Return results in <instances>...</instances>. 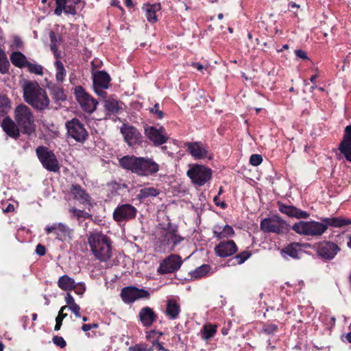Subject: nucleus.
<instances>
[{
  "label": "nucleus",
  "instance_id": "58836bf2",
  "mask_svg": "<svg viewBox=\"0 0 351 351\" xmlns=\"http://www.w3.org/2000/svg\"><path fill=\"white\" fill-rule=\"evenodd\" d=\"M51 92L56 101H65L66 99L64 89L60 86L53 85L51 87Z\"/></svg>",
  "mask_w": 351,
  "mask_h": 351
},
{
  "label": "nucleus",
  "instance_id": "4d7b16f0",
  "mask_svg": "<svg viewBox=\"0 0 351 351\" xmlns=\"http://www.w3.org/2000/svg\"><path fill=\"white\" fill-rule=\"evenodd\" d=\"M295 53L297 57L301 58V59H303V60H308V57L306 54V53L303 51V50H301V49H297L295 51Z\"/></svg>",
  "mask_w": 351,
  "mask_h": 351
},
{
  "label": "nucleus",
  "instance_id": "cd10ccee",
  "mask_svg": "<svg viewBox=\"0 0 351 351\" xmlns=\"http://www.w3.org/2000/svg\"><path fill=\"white\" fill-rule=\"evenodd\" d=\"M160 9L161 6L160 3L144 4L143 6V10L145 12L147 20L152 23H154L158 21L156 12L160 11Z\"/></svg>",
  "mask_w": 351,
  "mask_h": 351
},
{
  "label": "nucleus",
  "instance_id": "3c124183",
  "mask_svg": "<svg viewBox=\"0 0 351 351\" xmlns=\"http://www.w3.org/2000/svg\"><path fill=\"white\" fill-rule=\"evenodd\" d=\"M53 342L57 346L63 348L66 346V343L63 337L59 336H54L53 337Z\"/></svg>",
  "mask_w": 351,
  "mask_h": 351
},
{
  "label": "nucleus",
  "instance_id": "a878e982",
  "mask_svg": "<svg viewBox=\"0 0 351 351\" xmlns=\"http://www.w3.org/2000/svg\"><path fill=\"white\" fill-rule=\"evenodd\" d=\"M138 317L144 326L149 327L156 320L157 315L152 308L145 306L140 311Z\"/></svg>",
  "mask_w": 351,
  "mask_h": 351
},
{
  "label": "nucleus",
  "instance_id": "bb28decb",
  "mask_svg": "<svg viewBox=\"0 0 351 351\" xmlns=\"http://www.w3.org/2000/svg\"><path fill=\"white\" fill-rule=\"evenodd\" d=\"M165 313L170 319H176L180 313V303L176 299L167 300Z\"/></svg>",
  "mask_w": 351,
  "mask_h": 351
},
{
  "label": "nucleus",
  "instance_id": "052dcab7",
  "mask_svg": "<svg viewBox=\"0 0 351 351\" xmlns=\"http://www.w3.org/2000/svg\"><path fill=\"white\" fill-rule=\"evenodd\" d=\"M51 50L53 51L54 56L56 58H60L61 57V53L58 51L57 45L51 44Z\"/></svg>",
  "mask_w": 351,
  "mask_h": 351
},
{
  "label": "nucleus",
  "instance_id": "9b49d317",
  "mask_svg": "<svg viewBox=\"0 0 351 351\" xmlns=\"http://www.w3.org/2000/svg\"><path fill=\"white\" fill-rule=\"evenodd\" d=\"M74 93L77 102L84 111L91 114L96 110L97 101L88 95L81 86H76Z\"/></svg>",
  "mask_w": 351,
  "mask_h": 351
},
{
  "label": "nucleus",
  "instance_id": "8fccbe9b",
  "mask_svg": "<svg viewBox=\"0 0 351 351\" xmlns=\"http://www.w3.org/2000/svg\"><path fill=\"white\" fill-rule=\"evenodd\" d=\"M263 161V158L259 154H252L250 158V162L253 166L259 165Z\"/></svg>",
  "mask_w": 351,
  "mask_h": 351
},
{
  "label": "nucleus",
  "instance_id": "e433bc0d",
  "mask_svg": "<svg viewBox=\"0 0 351 351\" xmlns=\"http://www.w3.org/2000/svg\"><path fill=\"white\" fill-rule=\"evenodd\" d=\"M159 194V189L154 187H147L141 189L137 197L138 199H144L149 197H156Z\"/></svg>",
  "mask_w": 351,
  "mask_h": 351
},
{
  "label": "nucleus",
  "instance_id": "0eeeda50",
  "mask_svg": "<svg viewBox=\"0 0 351 351\" xmlns=\"http://www.w3.org/2000/svg\"><path fill=\"white\" fill-rule=\"evenodd\" d=\"M186 175L194 184L202 186L211 179L212 171L204 165L196 164L190 167Z\"/></svg>",
  "mask_w": 351,
  "mask_h": 351
},
{
  "label": "nucleus",
  "instance_id": "4468645a",
  "mask_svg": "<svg viewBox=\"0 0 351 351\" xmlns=\"http://www.w3.org/2000/svg\"><path fill=\"white\" fill-rule=\"evenodd\" d=\"M121 297L125 304H131L138 299H149L150 294L145 289L131 286L122 289Z\"/></svg>",
  "mask_w": 351,
  "mask_h": 351
},
{
  "label": "nucleus",
  "instance_id": "20e7f679",
  "mask_svg": "<svg viewBox=\"0 0 351 351\" xmlns=\"http://www.w3.org/2000/svg\"><path fill=\"white\" fill-rule=\"evenodd\" d=\"M88 243L95 257L100 261L106 262L112 256V243L110 239L101 231H93L88 235Z\"/></svg>",
  "mask_w": 351,
  "mask_h": 351
},
{
  "label": "nucleus",
  "instance_id": "774afa93",
  "mask_svg": "<svg viewBox=\"0 0 351 351\" xmlns=\"http://www.w3.org/2000/svg\"><path fill=\"white\" fill-rule=\"evenodd\" d=\"M345 338L350 343H351V332L347 333Z\"/></svg>",
  "mask_w": 351,
  "mask_h": 351
},
{
  "label": "nucleus",
  "instance_id": "f8f14e48",
  "mask_svg": "<svg viewBox=\"0 0 351 351\" xmlns=\"http://www.w3.org/2000/svg\"><path fill=\"white\" fill-rule=\"evenodd\" d=\"M260 227L265 232L281 234L287 230L286 222L278 215L263 219Z\"/></svg>",
  "mask_w": 351,
  "mask_h": 351
},
{
  "label": "nucleus",
  "instance_id": "e2e57ef3",
  "mask_svg": "<svg viewBox=\"0 0 351 351\" xmlns=\"http://www.w3.org/2000/svg\"><path fill=\"white\" fill-rule=\"evenodd\" d=\"M153 346L158 350L167 351L162 346V344L158 341H155L153 343Z\"/></svg>",
  "mask_w": 351,
  "mask_h": 351
},
{
  "label": "nucleus",
  "instance_id": "423d86ee",
  "mask_svg": "<svg viewBox=\"0 0 351 351\" xmlns=\"http://www.w3.org/2000/svg\"><path fill=\"white\" fill-rule=\"evenodd\" d=\"M183 240L184 237L178 233L177 226L169 224L162 235L158 238L156 248L160 252H171Z\"/></svg>",
  "mask_w": 351,
  "mask_h": 351
},
{
  "label": "nucleus",
  "instance_id": "603ef678",
  "mask_svg": "<svg viewBox=\"0 0 351 351\" xmlns=\"http://www.w3.org/2000/svg\"><path fill=\"white\" fill-rule=\"evenodd\" d=\"M66 317V315H58L56 318V326L54 328L55 330H59L61 328L62 320Z\"/></svg>",
  "mask_w": 351,
  "mask_h": 351
},
{
  "label": "nucleus",
  "instance_id": "680f3d73",
  "mask_svg": "<svg viewBox=\"0 0 351 351\" xmlns=\"http://www.w3.org/2000/svg\"><path fill=\"white\" fill-rule=\"evenodd\" d=\"M51 44H56L60 40V38H58L56 34L53 32H51L49 34Z\"/></svg>",
  "mask_w": 351,
  "mask_h": 351
},
{
  "label": "nucleus",
  "instance_id": "6e6d98bb",
  "mask_svg": "<svg viewBox=\"0 0 351 351\" xmlns=\"http://www.w3.org/2000/svg\"><path fill=\"white\" fill-rule=\"evenodd\" d=\"M213 202H215L216 206H219L221 208L224 209L227 208L226 203L224 201L220 200L218 196H215L213 198Z\"/></svg>",
  "mask_w": 351,
  "mask_h": 351
},
{
  "label": "nucleus",
  "instance_id": "f03ea898",
  "mask_svg": "<svg viewBox=\"0 0 351 351\" xmlns=\"http://www.w3.org/2000/svg\"><path fill=\"white\" fill-rule=\"evenodd\" d=\"M120 165L140 176H149L159 171V165L148 157L125 156L119 160Z\"/></svg>",
  "mask_w": 351,
  "mask_h": 351
},
{
  "label": "nucleus",
  "instance_id": "864d4df0",
  "mask_svg": "<svg viewBox=\"0 0 351 351\" xmlns=\"http://www.w3.org/2000/svg\"><path fill=\"white\" fill-rule=\"evenodd\" d=\"M69 309L77 317H80V307L78 304H73L72 306H69Z\"/></svg>",
  "mask_w": 351,
  "mask_h": 351
},
{
  "label": "nucleus",
  "instance_id": "39448f33",
  "mask_svg": "<svg viewBox=\"0 0 351 351\" xmlns=\"http://www.w3.org/2000/svg\"><path fill=\"white\" fill-rule=\"evenodd\" d=\"M14 121L21 132L27 136L35 132V119L32 110L25 104L18 105L14 110Z\"/></svg>",
  "mask_w": 351,
  "mask_h": 351
},
{
  "label": "nucleus",
  "instance_id": "79ce46f5",
  "mask_svg": "<svg viewBox=\"0 0 351 351\" xmlns=\"http://www.w3.org/2000/svg\"><path fill=\"white\" fill-rule=\"evenodd\" d=\"M210 267L208 265H202L194 271H191V275L195 278H201L209 273Z\"/></svg>",
  "mask_w": 351,
  "mask_h": 351
},
{
  "label": "nucleus",
  "instance_id": "473e14b6",
  "mask_svg": "<svg viewBox=\"0 0 351 351\" xmlns=\"http://www.w3.org/2000/svg\"><path fill=\"white\" fill-rule=\"evenodd\" d=\"M217 326L215 324H207L204 325L200 334L202 339L205 341L212 339L217 332Z\"/></svg>",
  "mask_w": 351,
  "mask_h": 351
},
{
  "label": "nucleus",
  "instance_id": "69168bd1",
  "mask_svg": "<svg viewBox=\"0 0 351 351\" xmlns=\"http://www.w3.org/2000/svg\"><path fill=\"white\" fill-rule=\"evenodd\" d=\"M66 309H69V307L67 306V305H65L62 307H61V308L60 309L59 312H58V315H67V314L66 313H64V311L66 310Z\"/></svg>",
  "mask_w": 351,
  "mask_h": 351
},
{
  "label": "nucleus",
  "instance_id": "393cba45",
  "mask_svg": "<svg viewBox=\"0 0 351 351\" xmlns=\"http://www.w3.org/2000/svg\"><path fill=\"white\" fill-rule=\"evenodd\" d=\"M3 131L10 137L16 138L20 134V128L18 124L10 117L5 118L1 122Z\"/></svg>",
  "mask_w": 351,
  "mask_h": 351
},
{
  "label": "nucleus",
  "instance_id": "72a5a7b5",
  "mask_svg": "<svg viewBox=\"0 0 351 351\" xmlns=\"http://www.w3.org/2000/svg\"><path fill=\"white\" fill-rule=\"evenodd\" d=\"M104 109L106 114H117L119 113L121 107L119 102L113 99H108L104 101Z\"/></svg>",
  "mask_w": 351,
  "mask_h": 351
},
{
  "label": "nucleus",
  "instance_id": "aec40b11",
  "mask_svg": "<svg viewBox=\"0 0 351 351\" xmlns=\"http://www.w3.org/2000/svg\"><path fill=\"white\" fill-rule=\"evenodd\" d=\"M121 132L130 146L141 143V134L136 128L124 124L121 128Z\"/></svg>",
  "mask_w": 351,
  "mask_h": 351
},
{
  "label": "nucleus",
  "instance_id": "49530a36",
  "mask_svg": "<svg viewBox=\"0 0 351 351\" xmlns=\"http://www.w3.org/2000/svg\"><path fill=\"white\" fill-rule=\"evenodd\" d=\"M129 351H152L146 344L138 343L129 348Z\"/></svg>",
  "mask_w": 351,
  "mask_h": 351
},
{
  "label": "nucleus",
  "instance_id": "a211bd4d",
  "mask_svg": "<svg viewBox=\"0 0 351 351\" xmlns=\"http://www.w3.org/2000/svg\"><path fill=\"white\" fill-rule=\"evenodd\" d=\"M81 0H56V8L54 14L60 16L64 12L65 14L75 15L77 14L76 5Z\"/></svg>",
  "mask_w": 351,
  "mask_h": 351
},
{
  "label": "nucleus",
  "instance_id": "1a4fd4ad",
  "mask_svg": "<svg viewBox=\"0 0 351 351\" xmlns=\"http://www.w3.org/2000/svg\"><path fill=\"white\" fill-rule=\"evenodd\" d=\"M36 152L40 162L47 170L53 172L59 171L58 161L52 151L46 147L40 146L37 147Z\"/></svg>",
  "mask_w": 351,
  "mask_h": 351
},
{
  "label": "nucleus",
  "instance_id": "13d9d810",
  "mask_svg": "<svg viewBox=\"0 0 351 351\" xmlns=\"http://www.w3.org/2000/svg\"><path fill=\"white\" fill-rule=\"evenodd\" d=\"M99 325L97 324H84L82 326V329L84 332H88V330L94 328H97Z\"/></svg>",
  "mask_w": 351,
  "mask_h": 351
},
{
  "label": "nucleus",
  "instance_id": "7c9ffc66",
  "mask_svg": "<svg viewBox=\"0 0 351 351\" xmlns=\"http://www.w3.org/2000/svg\"><path fill=\"white\" fill-rule=\"evenodd\" d=\"M300 245L298 243H293L282 250L281 254L284 258L291 257L298 258Z\"/></svg>",
  "mask_w": 351,
  "mask_h": 351
},
{
  "label": "nucleus",
  "instance_id": "c9c22d12",
  "mask_svg": "<svg viewBox=\"0 0 351 351\" xmlns=\"http://www.w3.org/2000/svg\"><path fill=\"white\" fill-rule=\"evenodd\" d=\"M252 254L250 251L245 250L237 255L234 256L233 258L228 260V263L230 265H241L245 261H247L250 256Z\"/></svg>",
  "mask_w": 351,
  "mask_h": 351
},
{
  "label": "nucleus",
  "instance_id": "a18cd8bd",
  "mask_svg": "<svg viewBox=\"0 0 351 351\" xmlns=\"http://www.w3.org/2000/svg\"><path fill=\"white\" fill-rule=\"evenodd\" d=\"M278 328V327L276 324H265L263 325L261 329V332L269 335L275 333L277 331Z\"/></svg>",
  "mask_w": 351,
  "mask_h": 351
},
{
  "label": "nucleus",
  "instance_id": "0e129e2a",
  "mask_svg": "<svg viewBox=\"0 0 351 351\" xmlns=\"http://www.w3.org/2000/svg\"><path fill=\"white\" fill-rule=\"evenodd\" d=\"M191 66L195 69H197L198 71H202L204 69V66L202 64L198 63V62H193L191 64Z\"/></svg>",
  "mask_w": 351,
  "mask_h": 351
},
{
  "label": "nucleus",
  "instance_id": "9d476101",
  "mask_svg": "<svg viewBox=\"0 0 351 351\" xmlns=\"http://www.w3.org/2000/svg\"><path fill=\"white\" fill-rule=\"evenodd\" d=\"M145 136L154 146H160L165 143L169 136L163 126H151L146 125L144 127Z\"/></svg>",
  "mask_w": 351,
  "mask_h": 351
},
{
  "label": "nucleus",
  "instance_id": "c85d7f7f",
  "mask_svg": "<svg viewBox=\"0 0 351 351\" xmlns=\"http://www.w3.org/2000/svg\"><path fill=\"white\" fill-rule=\"evenodd\" d=\"M213 234L217 239L232 237L234 234V229L232 226L226 225L223 228L219 226H215L213 228Z\"/></svg>",
  "mask_w": 351,
  "mask_h": 351
},
{
  "label": "nucleus",
  "instance_id": "37998d69",
  "mask_svg": "<svg viewBox=\"0 0 351 351\" xmlns=\"http://www.w3.org/2000/svg\"><path fill=\"white\" fill-rule=\"evenodd\" d=\"M25 67L27 68L28 71L31 73L36 74L38 75H43V67L36 62L32 63L28 61Z\"/></svg>",
  "mask_w": 351,
  "mask_h": 351
},
{
  "label": "nucleus",
  "instance_id": "7ed1b4c3",
  "mask_svg": "<svg viewBox=\"0 0 351 351\" xmlns=\"http://www.w3.org/2000/svg\"><path fill=\"white\" fill-rule=\"evenodd\" d=\"M23 98L26 103L38 111L49 107L50 99L46 90L36 81H25L23 85Z\"/></svg>",
  "mask_w": 351,
  "mask_h": 351
},
{
  "label": "nucleus",
  "instance_id": "dca6fc26",
  "mask_svg": "<svg viewBox=\"0 0 351 351\" xmlns=\"http://www.w3.org/2000/svg\"><path fill=\"white\" fill-rule=\"evenodd\" d=\"M182 264V261L180 256L171 254L160 263L158 272L160 274L173 273L178 270Z\"/></svg>",
  "mask_w": 351,
  "mask_h": 351
},
{
  "label": "nucleus",
  "instance_id": "412c9836",
  "mask_svg": "<svg viewBox=\"0 0 351 351\" xmlns=\"http://www.w3.org/2000/svg\"><path fill=\"white\" fill-rule=\"evenodd\" d=\"M237 251V246L232 240L221 241L215 247L217 256L225 258L234 254Z\"/></svg>",
  "mask_w": 351,
  "mask_h": 351
},
{
  "label": "nucleus",
  "instance_id": "f257e3e1",
  "mask_svg": "<svg viewBox=\"0 0 351 351\" xmlns=\"http://www.w3.org/2000/svg\"><path fill=\"white\" fill-rule=\"evenodd\" d=\"M351 224V219L343 217H325L322 219V222L315 221H299L295 223L292 229L298 234L319 237L322 235L328 228H342Z\"/></svg>",
  "mask_w": 351,
  "mask_h": 351
},
{
  "label": "nucleus",
  "instance_id": "2f4dec72",
  "mask_svg": "<svg viewBox=\"0 0 351 351\" xmlns=\"http://www.w3.org/2000/svg\"><path fill=\"white\" fill-rule=\"evenodd\" d=\"M10 60L15 66L21 69L25 67L28 62L26 56L20 51L13 52L10 56Z\"/></svg>",
  "mask_w": 351,
  "mask_h": 351
},
{
  "label": "nucleus",
  "instance_id": "4be33fe9",
  "mask_svg": "<svg viewBox=\"0 0 351 351\" xmlns=\"http://www.w3.org/2000/svg\"><path fill=\"white\" fill-rule=\"evenodd\" d=\"M339 150L343 154L346 159L351 162V124L345 128L343 139L339 145Z\"/></svg>",
  "mask_w": 351,
  "mask_h": 351
},
{
  "label": "nucleus",
  "instance_id": "c03bdc74",
  "mask_svg": "<svg viewBox=\"0 0 351 351\" xmlns=\"http://www.w3.org/2000/svg\"><path fill=\"white\" fill-rule=\"evenodd\" d=\"M10 101L5 95L0 96V115L6 114L10 108Z\"/></svg>",
  "mask_w": 351,
  "mask_h": 351
},
{
  "label": "nucleus",
  "instance_id": "2eb2a0df",
  "mask_svg": "<svg viewBox=\"0 0 351 351\" xmlns=\"http://www.w3.org/2000/svg\"><path fill=\"white\" fill-rule=\"evenodd\" d=\"M137 209L131 204L119 205L113 212V219L117 222H123L135 218Z\"/></svg>",
  "mask_w": 351,
  "mask_h": 351
},
{
  "label": "nucleus",
  "instance_id": "b1692460",
  "mask_svg": "<svg viewBox=\"0 0 351 351\" xmlns=\"http://www.w3.org/2000/svg\"><path fill=\"white\" fill-rule=\"evenodd\" d=\"M278 209L282 213L291 217L307 219L309 217V214L307 212L301 210L293 206L285 205L282 203H279Z\"/></svg>",
  "mask_w": 351,
  "mask_h": 351
},
{
  "label": "nucleus",
  "instance_id": "ea45409f",
  "mask_svg": "<svg viewBox=\"0 0 351 351\" xmlns=\"http://www.w3.org/2000/svg\"><path fill=\"white\" fill-rule=\"evenodd\" d=\"M70 216L73 219H77L78 220L82 219H87L90 217V215L85 212L83 210L77 209L75 208H71L69 210Z\"/></svg>",
  "mask_w": 351,
  "mask_h": 351
},
{
  "label": "nucleus",
  "instance_id": "f3484780",
  "mask_svg": "<svg viewBox=\"0 0 351 351\" xmlns=\"http://www.w3.org/2000/svg\"><path fill=\"white\" fill-rule=\"evenodd\" d=\"M110 75L104 71H97L93 74V88L95 93L101 97H105V89L109 86Z\"/></svg>",
  "mask_w": 351,
  "mask_h": 351
},
{
  "label": "nucleus",
  "instance_id": "f704fd0d",
  "mask_svg": "<svg viewBox=\"0 0 351 351\" xmlns=\"http://www.w3.org/2000/svg\"><path fill=\"white\" fill-rule=\"evenodd\" d=\"M71 192L75 198L82 203H86L90 201L89 195L79 185H73Z\"/></svg>",
  "mask_w": 351,
  "mask_h": 351
},
{
  "label": "nucleus",
  "instance_id": "ddd939ff",
  "mask_svg": "<svg viewBox=\"0 0 351 351\" xmlns=\"http://www.w3.org/2000/svg\"><path fill=\"white\" fill-rule=\"evenodd\" d=\"M47 234L53 232L58 240L61 241H70L73 239V230L63 223H54L47 225L45 228Z\"/></svg>",
  "mask_w": 351,
  "mask_h": 351
},
{
  "label": "nucleus",
  "instance_id": "c756f323",
  "mask_svg": "<svg viewBox=\"0 0 351 351\" xmlns=\"http://www.w3.org/2000/svg\"><path fill=\"white\" fill-rule=\"evenodd\" d=\"M75 281L68 275L60 276L58 280V286L63 291H71L75 287Z\"/></svg>",
  "mask_w": 351,
  "mask_h": 351
},
{
  "label": "nucleus",
  "instance_id": "5701e85b",
  "mask_svg": "<svg viewBox=\"0 0 351 351\" xmlns=\"http://www.w3.org/2000/svg\"><path fill=\"white\" fill-rule=\"evenodd\" d=\"M340 250L339 246L332 242H326L321 244L317 249L318 255L326 259H332Z\"/></svg>",
  "mask_w": 351,
  "mask_h": 351
},
{
  "label": "nucleus",
  "instance_id": "de8ad7c7",
  "mask_svg": "<svg viewBox=\"0 0 351 351\" xmlns=\"http://www.w3.org/2000/svg\"><path fill=\"white\" fill-rule=\"evenodd\" d=\"M149 111L152 114H154L156 118L161 119L164 117V113L159 109V104H156L154 107L149 108Z\"/></svg>",
  "mask_w": 351,
  "mask_h": 351
},
{
  "label": "nucleus",
  "instance_id": "a19ab883",
  "mask_svg": "<svg viewBox=\"0 0 351 351\" xmlns=\"http://www.w3.org/2000/svg\"><path fill=\"white\" fill-rule=\"evenodd\" d=\"M10 62L4 51L0 48V73L5 74L8 72Z\"/></svg>",
  "mask_w": 351,
  "mask_h": 351
},
{
  "label": "nucleus",
  "instance_id": "bf43d9fd",
  "mask_svg": "<svg viewBox=\"0 0 351 351\" xmlns=\"http://www.w3.org/2000/svg\"><path fill=\"white\" fill-rule=\"evenodd\" d=\"M36 252L40 256H43L46 253L45 247L41 244H38L36 247Z\"/></svg>",
  "mask_w": 351,
  "mask_h": 351
},
{
  "label": "nucleus",
  "instance_id": "6ab92c4d",
  "mask_svg": "<svg viewBox=\"0 0 351 351\" xmlns=\"http://www.w3.org/2000/svg\"><path fill=\"white\" fill-rule=\"evenodd\" d=\"M187 152L195 160L205 159L208 157L207 147L201 142H186L184 143Z\"/></svg>",
  "mask_w": 351,
  "mask_h": 351
},
{
  "label": "nucleus",
  "instance_id": "09e8293b",
  "mask_svg": "<svg viewBox=\"0 0 351 351\" xmlns=\"http://www.w3.org/2000/svg\"><path fill=\"white\" fill-rule=\"evenodd\" d=\"M72 290H74L76 294L82 296L86 291L85 284L83 282L75 283V287Z\"/></svg>",
  "mask_w": 351,
  "mask_h": 351
},
{
  "label": "nucleus",
  "instance_id": "338daca9",
  "mask_svg": "<svg viewBox=\"0 0 351 351\" xmlns=\"http://www.w3.org/2000/svg\"><path fill=\"white\" fill-rule=\"evenodd\" d=\"M14 206L12 204H8L6 208L3 210L4 213H8L14 210Z\"/></svg>",
  "mask_w": 351,
  "mask_h": 351
},
{
  "label": "nucleus",
  "instance_id": "4c0bfd02",
  "mask_svg": "<svg viewBox=\"0 0 351 351\" xmlns=\"http://www.w3.org/2000/svg\"><path fill=\"white\" fill-rule=\"evenodd\" d=\"M54 66L56 68V81L59 83H62L66 75V69H64L62 62L58 60L54 62Z\"/></svg>",
  "mask_w": 351,
  "mask_h": 351
},
{
  "label": "nucleus",
  "instance_id": "6e6552de",
  "mask_svg": "<svg viewBox=\"0 0 351 351\" xmlns=\"http://www.w3.org/2000/svg\"><path fill=\"white\" fill-rule=\"evenodd\" d=\"M65 126L68 136L73 138L75 141L83 143L88 138V134L84 124L79 119L73 118L66 121Z\"/></svg>",
  "mask_w": 351,
  "mask_h": 351
},
{
  "label": "nucleus",
  "instance_id": "5fc2aeb1",
  "mask_svg": "<svg viewBox=\"0 0 351 351\" xmlns=\"http://www.w3.org/2000/svg\"><path fill=\"white\" fill-rule=\"evenodd\" d=\"M64 299L68 307L76 304L73 297L69 292L66 293Z\"/></svg>",
  "mask_w": 351,
  "mask_h": 351
}]
</instances>
